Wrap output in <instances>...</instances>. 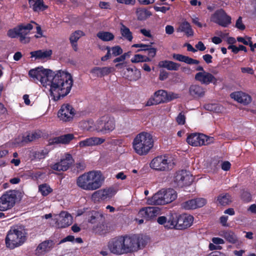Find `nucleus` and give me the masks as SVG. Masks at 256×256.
<instances>
[{
  "label": "nucleus",
  "instance_id": "a19ab883",
  "mask_svg": "<svg viewBox=\"0 0 256 256\" xmlns=\"http://www.w3.org/2000/svg\"><path fill=\"white\" fill-rule=\"evenodd\" d=\"M195 202L194 199H192L181 204V208L186 210L196 209Z\"/></svg>",
  "mask_w": 256,
  "mask_h": 256
},
{
  "label": "nucleus",
  "instance_id": "393cba45",
  "mask_svg": "<svg viewBox=\"0 0 256 256\" xmlns=\"http://www.w3.org/2000/svg\"><path fill=\"white\" fill-rule=\"evenodd\" d=\"M84 32L80 30H77L72 32L70 36V42L71 46L74 52L78 50V41L82 36H84Z\"/></svg>",
  "mask_w": 256,
  "mask_h": 256
},
{
  "label": "nucleus",
  "instance_id": "a211bd4d",
  "mask_svg": "<svg viewBox=\"0 0 256 256\" xmlns=\"http://www.w3.org/2000/svg\"><path fill=\"white\" fill-rule=\"evenodd\" d=\"M194 78L202 84L208 85L210 83L216 84V78L210 72H198L195 75Z\"/></svg>",
  "mask_w": 256,
  "mask_h": 256
},
{
  "label": "nucleus",
  "instance_id": "e2e57ef3",
  "mask_svg": "<svg viewBox=\"0 0 256 256\" xmlns=\"http://www.w3.org/2000/svg\"><path fill=\"white\" fill-rule=\"evenodd\" d=\"M106 49L108 50L106 54L101 58V60L103 62L107 60H108L110 59L111 57L110 48L109 46H107Z\"/></svg>",
  "mask_w": 256,
  "mask_h": 256
},
{
  "label": "nucleus",
  "instance_id": "f3484780",
  "mask_svg": "<svg viewBox=\"0 0 256 256\" xmlns=\"http://www.w3.org/2000/svg\"><path fill=\"white\" fill-rule=\"evenodd\" d=\"M160 209L158 207H147L142 208L138 215L146 220L154 219L160 214Z\"/></svg>",
  "mask_w": 256,
  "mask_h": 256
},
{
  "label": "nucleus",
  "instance_id": "603ef678",
  "mask_svg": "<svg viewBox=\"0 0 256 256\" xmlns=\"http://www.w3.org/2000/svg\"><path fill=\"white\" fill-rule=\"evenodd\" d=\"M62 164L60 163V162H56L53 164H52L50 166V168L56 171H66L64 168H62L63 166H62Z\"/></svg>",
  "mask_w": 256,
  "mask_h": 256
},
{
  "label": "nucleus",
  "instance_id": "cd10ccee",
  "mask_svg": "<svg viewBox=\"0 0 256 256\" xmlns=\"http://www.w3.org/2000/svg\"><path fill=\"white\" fill-rule=\"evenodd\" d=\"M18 27V28H22V30L18 32L20 42L22 43L28 42L29 40H26V36L32 29V25L30 24H28L26 25H19Z\"/></svg>",
  "mask_w": 256,
  "mask_h": 256
},
{
  "label": "nucleus",
  "instance_id": "473e14b6",
  "mask_svg": "<svg viewBox=\"0 0 256 256\" xmlns=\"http://www.w3.org/2000/svg\"><path fill=\"white\" fill-rule=\"evenodd\" d=\"M178 30L180 32H184L188 37L194 36V30L190 24L187 21L185 20L180 24Z\"/></svg>",
  "mask_w": 256,
  "mask_h": 256
},
{
  "label": "nucleus",
  "instance_id": "3c124183",
  "mask_svg": "<svg viewBox=\"0 0 256 256\" xmlns=\"http://www.w3.org/2000/svg\"><path fill=\"white\" fill-rule=\"evenodd\" d=\"M246 38L248 40H246L244 38L242 37L238 36L237 38V40L238 42H242L244 45H246V46L252 45V41L251 40L252 38L250 37L246 36Z\"/></svg>",
  "mask_w": 256,
  "mask_h": 256
},
{
  "label": "nucleus",
  "instance_id": "7ed1b4c3",
  "mask_svg": "<svg viewBox=\"0 0 256 256\" xmlns=\"http://www.w3.org/2000/svg\"><path fill=\"white\" fill-rule=\"evenodd\" d=\"M104 181L100 171H90L76 178L78 186L86 190H94L99 188Z\"/></svg>",
  "mask_w": 256,
  "mask_h": 256
},
{
  "label": "nucleus",
  "instance_id": "c9c22d12",
  "mask_svg": "<svg viewBox=\"0 0 256 256\" xmlns=\"http://www.w3.org/2000/svg\"><path fill=\"white\" fill-rule=\"evenodd\" d=\"M136 14L139 20H144L152 16V12L144 8H138L136 9Z\"/></svg>",
  "mask_w": 256,
  "mask_h": 256
},
{
  "label": "nucleus",
  "instance_id": "37998d69",
  "mask_svg": "<svg viewBox=\"0 0 256 256\" xmlns=\"http://www.w3.org/2000/svg\"><path fill=\"white\" fill-rule=\"evenodd\" d=\"M46 175V173L37 171L36 172H32L30 173V176L34 180H38L43 179Z\"/></svg>",
  "mask_w": 256,
  "mask_h": 256
},
{
  "label": "nucleus",
  "instance_id": "774afa93",
  "mask_svg": "<svg viewBox=\"0 0 256 256\" xmlns=\"http://www.w3.org/2000/svg\"><path fill=\"white\" fill-rule=\"evenodd\" d=\"M212 241L215 244H224V241L223 239L217 237L213 238L212 239Z\"/></svg>",
  "mask_w": 256,
  "mask_h": 256
},
{
  "label": "nucleus",
  "instance_id": "1a4fd4ad",
  "mask_svg": "<svg viewBox=\"0 0 256 256\" xmlns=\"http://www.w3.org/2000/svg\"><path fill=\"white\" fill-rule=\"evenodd\" d=\"M18 193L17 190H10L4 193L0 197V211L6 212L12 210L15 205Z\"/></svg>",
  "mask_w": 256,
  "mask_h": 256
},
{
  "label": "nucleus",
  "instance_id": "f03ea898",
  "mask_svg": "<svg viewBox=\"0 0 256 256\" xmlns=\"http://www.w3.org/2000/svg\"><path fill=\"white\" fill-rule=\"evenodd\" d=\"M156 220L159 224L164 226L166 229L184 230L192 226L194 217L187 214H172L168 216H158Z\"/></svg>",
  "mask_w": 256,
  "mask_h": 256
},
{
  "label": "nucleus",
  "instance_id": "9b49d317",
  "mask_svg": "<svg viewBox=\"0 0 256 256\" xmlns=\"http://www.w3.org/2000/svg\"><path fill=\"white\" fill-rule=\"evenodd\" d=\"M150 167L158 171H168L172 168V164L167 156H159L150 163Z\"/></svg>",
  "mask_w": 256,
  "mask_h": 256
},
{
  "label": "nucleus",
  "instance_id": "69168bd1",
  "mask_svg": "<svg viewBox=\"0 0 256 256\" xmlns=\"http://www.w3.org/2000/svg\"><path fill=\"white\" fill-rule=\"evenodd\" d=\"M99 6L102 9L110 10L111 8L110 4L108 2H100Z\"/></svg>",
  "mask_w": 256,
  "mask_h": 256
},
{
  "label": "nucleus",
  "instance_id": "de8ad7c7",
  "mask_svg": "<svg viewBox=\"0 0 256 256\" xmlns=\"http://www.w3.org/2000/svg\"><path fill=\"white\" fill-rule=\"evenodd\" d=\"M196 205V209L204 206L206 204V200L204 198H196L194 199Z\"/></svg>",
  "mask_w": 256,
  "mask_h": 256
},
{
  "label": "nucleus",
  "instance_id": "49530a36",
  "mask_svg": "<svg viewBox=\"0 0 256 256\" xmlns=\"http://www.w3.org/2000/svg\"><path fill=\"white\" fill-rule=\"evenodd\" d=\"M180 97V95L172 92H168L166 91V103L170 102Z\"/></svg>",
  "mask_w": 256,
  "mask_h": 256
},
{
  "label": "nucleus",
  "instance_id": "9d476101",
  "mask_svg": "<svg viewBox=\"0 0 256 256\" xmlns=\"http://www.w3.org/2000/svg\"><path fill=\"white\" fill-rule=\"evenodd\" d=\"M214 138L201 133H192L188 136L187 142L193 146H200L210 144L213 142Z\"/></svg>",
  "mask_w": 256,
  "mask_h": 256
},
{
  "label": "nucleus",
  "instance_id": "c756f323",
  "mask_svg": "<svg viewBox=\"0 0 256 256\" xmlns=\"http://www.w3.org/2000/svg\"><path fill=\"white\" fill-rule=\"evenodd\" d=\"M232 196L229 193H222L216 198V202L222 206L230 204L232 202Z\"/></svg>",
  "mask_w": 256,
  "mask_h": 256
},
{
  "label": "nucleus",
  "instance_id": "aec40b11",
  "mask_svg": "<svg viewBox=\"0 0 256 256\" xmlns=\"http://www.w3.org/2000/svg\"><path fill=\"white\" fill-rule=\"evenodd\" d=\"M230 97L237 101L238 102L247 105L252 101L251 96L242 92H236L230 94Z\"/></svg>",
  "mask_w": 256,
  "mask_h": 256
},
{
  "label": "nucleus",
  "instance_id": "20e7f679",
  "mask_svg": "<svg viewBox=\"0 0 256 256\" xmlns=\"http://www.w3.org/2000/svg\"><path fill=\"white\" fill-rule=\"evenodd\" d=\"M27 232L24 227L16 226L10 228L5 238L6 247L10 249L22 246L26 240Z\"/></svg>",
  "mask_w": 256,
  "mask_h": 256
},
{
  "label": "nucleus",
  "instance_id": "5fc2aeb1",
  "mask_svg": "<svg viewBox=\"0 0 256 256\" xmlns=\"http://www.w3.org/2000/svg\"><path fill=\"white\" fill-rule=\"evenodd\" d=\"M112 54L114 56H118L122 53V50L119 46H116L112 48Z\"/></svg>",
  "mask_w": 256,
  "mask_h": 256
},
{
  "label": "nucleus",
  "instance_id": "a878e982",
  "mask_svg": "<svg viewBox=\"0 0 256 256\" xmlns=\"http://www.w3.org/2000/svg\"><path fill=\"white\" fill-rule=\"evenodd\" d=\"M104 141L105 139L101 138L91 137L80 141L79 145L80 147L97 146L102 144Z\"/></svg>",
  "mask_w": 256,
  "mask_h": 256
},
{
  "label": "nucleus",
  "instance_id": "680f3d73",
  "mask_svg": "<svg viewBox=\"0 0 256 256\" xmlns=\"http://www.w3.org/2000/svg\"><path fill=\"white\" fill-rule=\"evenodd\" d=\"M154 10L156 12H161L162 13H166L167 11L170 10V7H166V6H162L159 7L157 6H154Z\"/></svg>",
  "mask_w": 256,
  "mask_h": 256
},
{
  "label": "nucleus",
  "instance_id": "f257e3e1",
  "mask_svg": "<svg viewBox=\"0 0 256 256\" xmlns=\"http://www.w3.org/2000/svg\"><path fill=\"white\" fill-rule=\"evenodd\" d=\"M29 76L36 82H40L44 86H50V94L54 101H58L67 96L73 85L72 76L61 70L56 73L42 67L30 70Z\"/></svg>",
  "mask_w": 256,
  "mask_h": 256
},
{
  "label": "nucleus",
  "instance_id": "0e129e2a",
  "mask_svg": "<svg viewBox=\"0 0 256 256\" xmlns=\"http://www.w3.org/2000/svg\"><path fill=\"white\" fill-rule=\"evenodd\" d=\"M231 164L228 161H224L222 164V168L224 171L228 170L230 168Z\"/></svg>",
  "mask_w": 256,
  "mask_h": 256
},
{
  "label": "nucleus",
  "instance_id": "4468645a",
  "mask_svg": "<svg viewBox=\"0 0 256 256\" xmlns=\"http://www.w3.org/2000/svg\"><path fill=\"white\" fill-rule=\"evenodd\" d=\"M122 237L119 236L112 238L108 244V247L110 252L116 255L124 254L122 244Z\"/></svg>",
  "mask_w": 256,
  "mask_h": 256
},
{
  "label": "nucleus",
  "instance_id": "72a5a7b5",
  "mask_svg": "<svg viewBox=\"0 0 256 256\" xmlns=\"http://www.w3.org/2000/svg\"><path fill=\"white\" fill-rule=\"evenodd\" d=\"M158 66L160 67L166 68L170 70H177L180 66V64L169 60L160 61Z\"/></svg>",
  "mask_w": 256,
  "mask_h": 256
},
{
  "label": "nucleus",
  "instance_id": "b1692460",
  "mask_svg": "<svg viewBox=\"0 0 256 256\" xmlns=\"http://www.w3.org/2000/svg\"><path fill=\"white\" fill-rule=\"evenodd\" d=\"M113 189L108 188L106 189L100 190L95 192L92 195L94 199L104 200L107 198L112 197L113 196Z\"/></svg>",
  "mask_w": 256,
  "mask_h": 256
},
{
  "label": "nucleus",
  "instance_id": "4c0bfd02",
  "mask_svg": "<svg viewBox=\"0 0 256 256\" xmlns=\"http://www.w3.org/2000/svg\"><path fill=\"white\" fill-rule=\"evenodd\" d=\"M120 34L122 36L131 42L133 38L132 34L130 30L125 25L122 24L120 26Z\"/></svg>",
  "mask_w": 256,
  "mask_h": 256
},
{
  "label": "nucleus",
  "instance_id": "7c9ffc66",
  "mask_svg": "<svg viewBox=\"0 0 256 256\" xmlns=\"http://www.w3.org/2000/svg\"><path fill=\"white\" fill-rule=\"evenodd\" d=\"M220 236L228 242L236 244L238 242V238L234 232L232 230H224L221 232Z\"/></svg>",
  "mask_w": 256,
  "mask_h": 256
},
{
  "label": "nucleus",
  "instance_id": "f704fd0d",
  "mask_svg": "<svg viewBox=\"0 0 256 256\" xmlns=\"http://www.w3.org/2000/svg\"><path fill=\"white\" fill-rule=\"evenodd\" d=\"M42 132L40 130L33 131L28 133L26 136L23 137L22 141L28 142L34 141L41 138Z\"/></svg>",
  "mask_w": 256,
  "mask_h": 256
},
{
  "label": "nucleus",
  "instance_id": "c85d7f7f",
  "mask_svg": "<svg viewBox=\"0 0 256 256\" xmlns=\"http://www.w3.org/2000/svg\"><path fill=\"white\" fill-rule=\"evenodd\" d=\"M48 152L49 150L46 148L40 150L32 151L30 152V158L32 160H40L44 158Z\"/></svg>",
  "mask_w": 256,
  "mask_h": 256
},
{
  "label": "nucleus",
  "instance_id": "864d4df0",
  "mask_svg": "<svg viewBox=\"0 0 256 256\" xmlns=\"http://www.w3.org/2000/svg\"><path fill=\"white\" fill-rule=\"evenodd\" d=\"M150 46V45L149 44H134L132 46V47L134 48H141L140 50H137V52H140V51H146L148 49V48Z\"/></svg>",
  "mask_w": 256,
  "mask_h": 256
},
{
  "label": "nucleus",
  "instance_id": "052dcab7",
  "mask_svg": "<svg viewBox=\"0 0 256 256\" xmlns=\"http://www.w3.org/2000/svg\"><path fill=\"white\" fill-rule=\"evenodd\" d=\"M130 52H126L124 54L121 55L120 56L116 58L113 61L114 62L116 63V62L124 61L126 58V56H128V54Z\"/></svg>",
  "mask_w": 256,
  "mask_h": 256
},
{
  "label": "nucleus",
  "instance_id": "bf43d9fd",
  "mask_svg": "<svg viewBox=\"0 0 256 256\" xmlns=\"http://www.w3.org/2000/svg\"><path fill=\"white\" fill-rule=\"evenodd\" d=\"M146 51H148V56L150 57L154 58L156 55V48H152L151 46L148 48V49Z\"/></svg>",
  "mask_w": 256,
  "mask_h": 256
},
{
  "label": "nucleus",
  "instance_id": "c03bdc74",
  "mask_svg": "<svg viewBox=\"0 0 256 256\" xmlns=\"http://www.w3.org/2000/svg\"><path fill=\"white\" fill-rule=\"evenodd\" d=\"M20 30H22V28H18V26L12 29H10L8 31L7 35L8 37L11 38L19 37L18 32Z\"/></svg>",
  "mask_w": 256,
  "mask_h": 256
},
{
  "label": "nucleus",
  "instance_id": "6e6d98bb",
  "mask_svg": "<svg viewBox=\"0 0 256 256\" xmlns=\"http://www.w3.org/2000/svg\"><path fill=\"white\" fill-rule=\"evenodd\" d=\"M176 122L179 124L183 125L186 122V116L182 112H180L176 118Z\"/></svg>",
  "mask_w": 256,
  "mask_h": 256
},
{
  "label": "nucleus",
  "instance_id": "338daca9",
  "mask_svg": "<svg viewBox=\"0 0 256 256\" xmlns=\"http://www.w3.org/2000/svg\"><path fill=\"white\" fill-rule=\"evenodd\" d=\"M60 144V140L59 136L55 137L53 138H50L48 140V145H54L55 144Z\"/></svg>",
  "mask_w": 256,
  "mask_h": 256
},
{
  "label": "nucleus",
  "instance_id": "bb28decb",
  "mask_svg": "<svg viewBox=\"0 0 256 256\" xmlns=\"http://www.w3.org/2000/svg\"><path fill=\"white\" fill-rule=\"evenodd\" d=\"M30 7L34 12H43L48 8L44 4V0H28Z\"/></svg>",
  "mask_w": 256,
  "mask_h": 256
},
{
  "label": "nucleus",
  "instance_id": "6e6552de",
  "mask_svg": "<svg viewBox=\"0 0 256 256\" xmlns=\"http://www.w3.org/2000/svg\"><path fill=\"white\" fill-rule=\"evenodd\" d=\"M96 130L102 134L112 132L116 128V120L114 117L105 115L100 117L96 122Z\"/></svg>",
  "mask_w": 256,
  "mask_h": 256
},
{
  "label": "nucleus",
  "instance_id": "79ce46f5",
  "mask_svg": "<svg viewBox=\"0 0 256 256\" xmlns=\"http://www.w3.org/2000/svg\"><path fill=\"white\" fill-rule=\"evenodd\" d=\"M60 144H68L74 138V135L72 134H68L59 136Z\"/></svg>",
  "mask_w": 256,
  "mask_h": 256
},
{
  "label": "nucleus",
  "instance_id": "423d86ee",
  "mask_svg": "<svg viewBox=\"0 0 256 256\" xmlns=\"http://www.w3.org/2000/svg\"><path fill=\"white\" fill-rule=\"evenodd\" d=\"M176 198L177 194L174 190L172 188L162 189L156 193L152 197L148 198L147 202L148 204L151 205H164L172 202Z\"/></svg>",
  "mask_w": 256,
  "mask_h": 256
},
{
  "label": "nucleus",
  "instance_id": "2eb2a0df",
  "mask_svg": "<svg viewBox=\"0 0 256 256\" xmlns=\"http://www.w3.org/2000/svg\"><path fill=\"white\" fill-rule=\"evenodd\" d=\"M75 114V110L72 105L64 104L58 110V116L60 120L66 122L72 120Z\"/></svg>",
  "mask_w": 256,
  "mask_h": 256
},
{
  "label": "nucleus",
  "instance_id": "09e8293b",
  "mask_svg": "<svg viewBox=\"0 0 256 256\" xmlns=\"http://www.w3.org/2000/svg\"><path fill=\"white\" fill-rule=\"evenodd\" d=\"M241 198L245 202H249L252 200V196L250 192L246 190H243L241 194Z\"/></svg>",
  "mask_w": 256,
  "mask_h": 256
},
{
  "label": "nucleus",
  "instance_id": "a18cd8bd",
  "mask_svg": "<svg viewBox=\"0 0 256 256\" xmlns=\"http://www.w3.org/2000/svg\"><path fill=\"white\" fill-rule=\"evenodd\" d=\"M173 58L179 62H184L186 64H188L189 57L181 54H174L172 55Z\"/></svg>",
  "mask_w": 256,
  "mask_h": 256
},
{
  "label": "nucleus",
  "instance_id": "6ab92c4d",
  "mask_svg": "<svg viewBox=\"0 0 256 256\" xmlns=\"http://www.w3.org/2000/svg\"><path fill=\"white\" fill-rule=\"evenodd\" d=\"M72 218L71 215L68 212H62L56 224L58 228H65L72 224Z\"/></svg>",
  "mask_w": 256,
  "mask_h": 256
},
{
  "label": "nucleus",
  "instance_id": "ddd939ff",
  "mask_svg": "<svg viewBox=\"0 0 256 256\" xmlns=\"http://www.w3.org/2000/svg\"><path fill=\"white\" fill-rule=\"evenodd\" d=\"M193 180L192 176L184 170L177 172L174 178V182L180 187L190 185Z\"/></svg>",
  "mask_w": 256,
  "mask_h": 256
},
{
  "label": "nucleus",
  "instance_id": "0eeeda50",
  "mask_svg": "<svg viewBox=\"0 0 256 256\" xmlns=\"http://www.w3.org/2000/svg\"><path fill=\"white\" fill-rule=\"evenodd\" d=\"M122 237L124 254L136 252L146 244L142 238L136 234L125 235Z\"/></svg>",
  "mask_w": 256,
  "mask_h": 256
},
{
  "label": "nucleus",
  "instance_id": "58836bf2",
  "mask_svg": "<svg viewBox=\"0 0 256 256\" xmlns=\"http://www.w3.org/2000/svg\"><path fill=\"white\" fill-rule=\"evenodd\" d=\"M96 36L104 42L110 41L113 40L114 38L113 34L108 32H99L97 34Z\"/></svg>",
  "mask_w": 256,
  "mask_h": 256
},
{
  "label": "nucleus",
  "instance_id": "dca6fc26",
  "mask_svg": "<svg viewBox=\"0 0 256 256\" xmlns=\"http://www.w3.org/2000/svg\"><path fill=\"white\" fill-rule=\"evenodd\" d=\"M166 91L160 90L154 92L147 101L146 106H152L160 104L166 103Z\"/></svg>",
  "mask_w": 256,
  "mask_h": 256
},
{
  "label": "nucleus",
  "instance_id": "13d9d810",
  "mask_svg": "<svg viewBox=\"0 0 256 256\" xmlns=\"http://www.w3.org/2000/svg\"><path fill=\"white\" fill-rule=\"evenodd\" d=\"M236 27L241 30H243L245 29L246 26L242 23V18L241 16H240L236 20Z\"/></svg>",
  "mask_w": 256,
  "mask_h": 256
},
{
  "label": "nucleus",
  "instance_id": "ea45409f",
  "mask_svg": "<svg viewBox=\"0 0 256 256\" xmlns=\"http://www.w3.org/2000/svg\"><path fill=\"white\" fill-rule=\"evenodd\" d=\"M53 190L47 184H42L38 186V192L43 196H46L52 192Z\"/></svg>",
  "mask_w": 256,
  "mask_h": 256
},
{
  "label": "nucleus",
  "instance_id": "e433bc0d",
  "mask_svg": "<svg viewBox=\"0 0 256 256\" xmlns=\"http://www.w3.org/2000/svg\"><path fill=\"white\" fill-rule=\"evenodd\" d=\"M60 163L62 164V168H64L65 170H67L71 165L74 163V160L71 154L66 153L65 154L64 158L61 159Z\"/></svg>",
  "mask_w": 256,
  "mask_h": 256
},
{
  "label": "nucleus",
  "instance_id": "2f4dec72",
  "mask_svg": "<svg viewBox=\"0 0 256 256\" xmlns=\"http://www.w3.org/2000/svg\"><path fill=\"white\" fill-rule=\"evenodd\" d=\"M31 57L35 58L36 59H44L51 56L52 54V50H38L31 52H30Z\"/></svg>",
  "mask_w": 256,
  "mask_h": 256
},
{
  "label": "nucleus",
  "instance_id": "5701e85b",
  "mask_svg": "<svg viewBox=\"0 0 256 256\" xmlns=\"http://www.w3.org/2000/svg\"><path fill=\"white\" fill-rule=\"evenodd\" d=\"M189 94L194 98H199L204 96V88L199 84H192L189 88Z\"/></svg>",
  "mask_w": 256,
  "mask_h": 256
},
{
  "label": "nucleus",
  "instance_id": "4d7b16f0",
  "mask_svg": "<svg viewBox=\"0 0 256 256\" xmlns=\"http://www.w3.org/2000/svg\"><path fill=\"white\" fill-rule=\"evenodd\" d=\"M144 56L140 54H135L134 57L131 59V62L132 63H138L142 62Z\"/></svg>",
  "mask_w": 256,
  "mask_h": 256
},
{
  "label": "nucleus",
  "instance_id": "8fccbe9b",
  "mask_svg": "<svg viewBox=\"0 0 256 256\" xmlns=\"http://www.w3.org/2000/svg\"><path fill=\"white\" fill-rule=\"evenodd\" d=\"M86 168V164L83 161L76 162L74 165V170H76L77 172H81Z\"/></svg>",
  "mask_w": 256,
  "mask_h": 256
},
{
  "label": "nucleus",
  "instance_id": "39448f33",
  "mask_svg": "<svg viewBox=\"0 0 256 256\" xmlns=\"http://www.w3.org/2000/svg\"><path fill=\"white\" fill-rule=\"evenodd\" d=\"M154 146L152 136L146 132L138 134L133 140L132 147L136 152L140 156L146 155Z\"/></svg>",
  "mask_w": 256,
  "mask_h": 256
},
{
  "label": "nucleus",
  "instance_id": "f8f14e48",
  "mask_svg": "<svg viewBox=\"0 0 256 256\" xmlns=\"http://www.w3.org/2000/svg\"><path fill=\"white\" fill-rule=\"evenodd\" d=\"M210 20L212 22L224 28L228 27L232 23L231 16H228L222 8L216 10L211 15Z\"/></svg>",
  "mask_w": 256,
  "mask_h": 256
},
{
  "label": "nucleus",
  "instance_id": "412c9836",
  "mask_svg": "<svg viewBox=\"0 0 256 256\" xmlns=\"http://www.w3.org/2000/svg\"><path fill=\"white\" fill-rule=\"evenodd\" d=\"M114 71V68L110 66L94 67L90 70V72L95 76L102 78Z\"/></svg>",
  "mask_w": 256,
  "mask_h": 256
},
{
  "label": "nucleus",
  "instance_id": "4be33fe9",
  "mask_svg": "<svg viewBox=\"0 0 256 256\" xmlns=\"http://www.w3.org/2000/svg\"><path fill=\"white\" fill-rule=\"evenodd\" d=\"M54 242L52 240H46L38 244L36 249V254H43L50 252L54 246Z\"/></svg>",
  "mask_w": 256,
  "mask_h": 256
}]
</instances>
